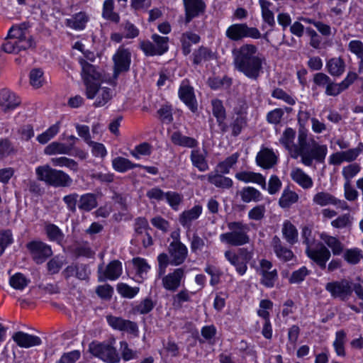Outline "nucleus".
<instances>
[{"mask_svg": "<svg viewBox=\"0 0 363 363\" xmlns=\"http://www.w3.org/2000/svg\"><path fill=\"white\" fill-rule=\"evenodd\" d=\"M184 277L183 268L175 269L172 272L162 276V285L167 291L174 292L181 286L182 280Z\"/></svg>", "mask_w": 363, "mask_h": 363, "instance_id": "obj_17", "label": "nucleus"}, {"mask_svg": "<svg viewBox=\"0 0 363 363\" xmlns=\"http://www.w3.org/2000/svg\"><path fill=\"white\" fill-rule=\"evenodd\" d=\"M272 246L276 255L280 259L287 262L293 258V252L282 244L281 239L278 236L275 235L273 237Z\"/></svg>", "mask_w": 363, "mask_h": 363, "instance_id": "obj_30", "label": "nucleus"}, {"mask_svg": "<svg viewBox=\"0 0 363 363\" xmlns=\"http://www.w3.org/2000/svg\"><path fill=\"white\" fill-rule=\"evenodd\" d=\"M157 113L160 120L162 123H170L173 121L172 108L170 106H162L157 111Z\"/></svg>", "mask_w": 363, "mask_h": 363, "instance_id": "obj_63", "label": "nucleus"}, {"mask_svg": "<svg viewBox=\"0 0 363 363\" xmlns=\"http://www.w3.org/2000/svg\"><path fill=\"white\" fill-rule=\"evenodd\" d=\"M346 342V333L344 330H341L336 333L335 340L333 342V347L335 352L338 356L345 357V343Z\"/></svg>", "mask_w": 363, "mask_h": 363, "instance_id": "obj_49", "label": "nucleus"}, {"mask_svg": "<svg viewBox=\"0 0 363 363\" xmlns=\"http://www.w3.org/2000/svg\"><path fill=\"white\" fill-rule=\"evenodd\" d=\"M298 194L289 189H284L281 198L279 201V204L281 208H289L291 205L298 201Z\"/></svg>", "mask_w": 363, "mask_h": 363, "instance_id": "obj_51", "label": "nucleus"}, {"mask_svg": "<svg viewBox=\"0 0 363 363\" xmlns=\"http://www.w3.org/2000/svg\"><path fill=\"white\" fill-rule=\"evenodd\" d=\"M241 200L245 203L259 202L262 200L261 192L252 186H245L239 192Z\"/></svg>", "mask_w": 363, "mask_h": 363, "instance_id": "obj_34", "label": "nucleus"}, {"mask_svg": "<svg viewBox=\"0 0 363 363\" xmlns=\"http://www.w3.org/2000/svg\"><path fill=\"white\" fill-rule=\"evenodd\" d=\"M202 213V206L196 205L189 210L183 211L179 217V223L184 228L189 230L191 223L199 218Z\"/></svg>", "mask_w": 363, "mask_h": 363, "instance_id": "obj_29", "label": "nucleus"}, {"mask_svg": "<svg viewBox=\"0 0 363 363\" xmlns=\"http://www.w3.org/2000/svg\"><path fill=\"white\" fill-rule=\"evenodd\" d=\"M326 68L330 75L340 77L345 70V62L341 57H333L327 62Z\"/></svg>", "mask_w": 363, "mask_h": 363, "instance_id": "obj_33", "label": "nucleus"}, {"mask_svg": "<svg viewBox=\"0 0 363 363\" xmlns=\"http://www.w3.org/2000/svg\"><path fill=\"white\" fill-rule=\"evenodd\" d=\"M15 152V148L9 139L4 138L0 140V159L9 157Z\"/></svg>", "mask_w": 363, "mask_h": 363, "instance_id": "obj_57", "label": "nucleus"}, {"mask_svg": "<svg viewBox=\"0 0 363 363\" xmlns=\"http://www.w3.org/2000/svg\"><path fill=\"white\" fill-rule=\"evenodd\" d=\"M172 142L176 145L189 148L196 147L198 142L194 138L183 135L180 132H174L171 135Z\"/></svg>", "mask_w": 363, "mask_h": 363, "instance_id": "obj_37", "label": "nucleus"}, {"mask_svg": "<svg viewBox=\"0 0 363 363\" xmlns=\"http://www.w3.org/2000/svg\"><path fill=\"white\" fill-rule=\"evenodd\" d=\"M28 26L23 23L13 26L5 38V43L1 45V50L6 53L18 54L22 50H26L35 47L33 37L28 34Z\"/></svg>", "mask_w": 363, "mask_h": 363, "instance_id": "obj_4", "label": "nucleus"}, {"mask_svg": "<svg viewBox=\"0 0 363 363\" xmlns=\"http://www.w3.org/2000/svg\"><path fill=\"white\" fill-rule=\"evenodd\" d=\"M113 0H106L103 5L102 16L104 18L118 23L120 21V16L118 13L113 11Z\"/></svg>", "mask_w": 363, "mask_h": 363, "instance_id": "obj_44", "label": "nucleus"}, {"mask_svg": "<svg viewBox=\"0 0 363 363\" xmlns=\"http://www.w3.org/2000/svg\"><path fill=\"white\" fill-rule=\"evenodd\" d=\"M72 149L73 144L66 145L62 143L53 142L45 148L44 152L48 155L56 154L69 155Z\"/></svg>", "mask_w": 363, "mask_h": 363, "instance_id": "obj_36", "label": "nucleus"}, {"mask_svg": "<svg viewBox=\"0 0 363 363\" xmlns=\"http://www.w3.org/2000/svg\"><path fill=\"white\" fill-rule=\"evenodd\" d=\"M99 281H104L106 279L115 280L118 279L122 273L121 263L118 260L111 261L103 270L102 265L98 269Z\"/></svg>", "mask_w": 363, "mask_h": 363, "instance_id": "obj_20", "label": "nucleus"}, {"mask_svg": "<svg viewBox=\"0 0 363 363\" xmlns=\"http://www.w3.org/2000/svg\"><path fill=\"white\" fill-rule=\"evenodd\" d=\"M117 291L123 297L133 298L139 292V288L131 287L127 284L121 283L117 285Z\"/></svg>", "mask_w": 363, "mask_h": 363, "instance_id": "obj_53", "label": "nucleus"}, {"mask_svg": "<svg viewBox=\"0 0 363 363\" xmlns=\"http://www.w3.org/2000/svg\"><path fill=\"white\" fill-rule=\"evenodd\" d=\"M230 232L220 235L221 242L232 246H240L250 242V237L247 233L250 228L247 224L242 222H230L228 223Z\"/></svg>", "mask_w": 363, "mask_h": 363, "instance_id": "obj_6", "label": "nucleus"}, {"mask_svg": "<svg viewBox=\"0 0 363 363\" xmlns=\"http://www.w3.org/2000/svg\"><path fill=\"white\" fill-rule=\"evenodd\" d=\"M153 43L144 40L140 43V48L146 55H161L166 52L168 50L169 38L162 37L157 34L152 35Z\"/></svg>", "mask_w": 363, "mask_h": 363, "instance_id": "obj_11", "label": "nucleus"}, {"mask_svg": "<svg viewBox=\"0 0 363 363\" xmlns=\"http://www.w3.org/2000/svg\"><path fill=\"white\" fill-rule=\"evenodd\" d=\"M320 238L324 243L331 249L334 255H340L343 252L344 245L336 237L331 236L323 233L320 234Z\"/></svg>", "mask_w": 363, "mask_h": 363, "instance_id": "obj_32", "label": "nucleus"}, {"mask_svg": "<svg viewBox=\"0 0 363 363\" xmlns=\"http://www.w3.org/2000/svg\"><path fill=\"white\" fill-rule=\"evenodd\" d=\"M295 135L296 131L291 128H287L284 131L282 136L279 139V142L289 152L291 157L296 159L297 154L298 152L299 143H294Z\"/></svg>", "mask_w": 363, "mask_h": 363, "instance_id": "obj_23", "label": "nucleus"}, {"mask_svg": "<svg viewBox=\"0 0 363 363\" xmlns=\"http://www.w3.org/2000/svg\"><path fill=\"white\" fill-rule=\"evenodd\" d=\"M225 257L235 267L236 272L239 274L243 275L247 272V264L252 259V253L247 248L242 247L238 250V254H235L230 250L225 251Z\"/></svg>", "mask_w": 363, "mask_h": 363, "instance_id": "obj_9", "label": "nucleus"}, {"mask_svg": "<svg viewBox=\"0 0 363 363\" xmlns=\"http://www.w3.org/2000/svg\"><path fill=\"white\" fill-rule=\"evenodd\" d=\"M185 10L186 24L189 23L193 18L204 13L206 4L203 0H183Z\"/></svg>", "mask_w": 363, "mask_h": 363, "instance_id": "obj_18", "label": "nucleus"}, {"mask_svg": "<svg viewBox=\"0 0 363 363\" xmlns=\"http://www.w3.org/2000/svg\"><path fill=\"white\" fill-rule=\"evenodd\" d=\"M272 269V263L267 259L260 261L259 273L262 274L261 283L267 287L271 288L274 285V282L277 279V269Z\"/></svg>", "mask_w": 363, "mask_h": 363, "instance_id": "obj_21", "label": "nucleus"}, {"mask_svg": "<svg viewBox=\"0 0 363 363\" xmlns=\"http://www.w3.org/2000/svg\"><path fill=\"white\" fill-rule=\"evenodd\" d=\"M37 179L54 187H68L72 179L65 172L52 168L48 164L39 166L35 169Z\"/></svg>", "mask_w": 363, "mask_h": 363, "instance_id": "obj_5", "label": "nucleus"}, {"mask_svg": "<svg viewBox=\"0 0 363 363\" xmlns=\"http://www.w3.org/2000/svg\"><path fill=\"white\" fill-rule=\"evenodd\" d=\"M233 65L247 78L257 80L262 72L265 58L253 44H243L232 50Z\"/></svg>", "mask_w": 363, "mask_h": 363, "instance_id": "obj_1", "label": "nucleus"}, {"mask_svg": "<svg viewBox=\"0 0 363 363\" xmlns=\"http://www.w3.org/2000/svg\"><path fill=\"white\" fill-rule=\"evenodd\" d=\"M235 178L245 183H255L260 185L263 189H267L265 177L260 173H256L250 171H242L237 172Z\"/></svg>", "mask_w": 363, "mask_h": 363, "instance_id": "obj_28", "label": "nucleus"}, {"mask_svg": "<svg viewBox=\"0 0 363 363\" xmlns=\"http://www.w3.org/2000/svg\"><path fill=\"white\" fill-rule=\"evenodd\" d=\"M155 307V303L150 298H146L143 300L134 308V311L140 314H147L150 313Z\"/></svg>", "mask_w": 363, "mask_h": 363, "instance_id": "obj_58", "label": "nucleus"}, {"mask_svg": "<svg viewBox=\"0 0 363 363\" xmlns=\"http://www.w3.org/2000/svg\"><path fill=\"white\" fill-rule=\"evenodd\" d=\"M88 20L89 17L84 12H79L71 18L67 19L66 26L75 30H82L85 28Z\"/></svg>", "mask_w": 363, "mask_h": 363, "instance_id": "obj_42", "label": "nucleus"}, {"mask_svg": "<svg viewBox=\"0 0 363 363\" xmlns=\"http://www.w3.org/2000/svg\"><path fill=\"white\" fill-rule=\"evenodd\" d=\"M45 231L49 240L56 242L59 245L62 244L65 235L58 226L52 223H46Z\"/></svg>", "mask_w": 363, "mask_h": 363, "instance_id": "obj_40", "label": "nucleus"}, {"mask_svg": "<svg viewBox=\"0 0 363 363\" xmlns=\"http://www.w3.org/2000/svg\"><path fill=\"white\" fill-rule=\"evenodd\" d=\"M360 166L357 163H352L342 168V174L345 182L351 183V179L354 177L360 171Z\"/></svg>", "mask_w": 363, "mask_h": 363, "instance_id": "obj_54", "label": "nucleus"}, {"mask_svg": "<svg viewBox=\"0 0 363 363\" xmlns=\"http://www.w3.org/2000/svg\"><path fill=\"white\" fill-rule=\"evenodd\" d=\"M89 351L94 356L108 363L120 361L119 355L112 343L92 342L89 345Z\"/></svg>", "mask_w": 363, "mask_h": 363, "instance_id": "obj_7", "label": "nucleus"}, {"mask_svg": "<svg viewBox=\"0 0 363 363\" xmlns=\"http://www.w3.org/2000/svg\"><path fill=\"white\" fill-rule=\"evenodd\" d=\"M213 57V53L211 49L201 46L199 49L194 50L193 52V63L194 65H199L203 62L208 61Z\"/></svg>", "mask_w": 363, "mask_h": 363, "instance_id": "obj_45", "label": "nucleus"}, {"mask_svg": "<svg viewBox=\"0 0 363 363\" xmlns=\"http://www.w3.org/2000/svg\"><path fill=\"white\" fill-rule=\"evenodd\" d=\"M233 65L247 78L257 80L262 72L265 58L253 44H243L232 50Z\"/></svg>", "mask_w": 363, "mask_h": 363, "instance_id": "obj_2", "label": "nucleus"}, {"mask_svg": "<svg viewBox=\"0 0 363 363\" xmlns=\"http://www.w3.org/2000/svg\"><path fill=\"white\" fill-rule=\"evenodd\" d=\"M59 128L57 123L52 125L46 131L39 135L37 140L41 144L47 143L59 132Z\"/></svg>", "mask_w": 363, "mask_h": 363, "instance_id": "obj_56", "label": "nucleus"}, {"mask_svg": "<svg viewBox=\"0 0 363 363\" xmlns=\"http://www.w3.org/2000/svg\"><path fill=\"white\" fill-rule=\"evenodd\" d=\"M120 345V352L123 360L129 361L138 357L137 352L130 349L125 341L121 342Z\"/></svg>", "mask_w": 363, "mask_h": 363, "instance_id": "obj_60", "label": "nucleus"}, {"mask_svg": "<svg viewBox=\"0 0 363 363\" xmlns=\"http://www.w3.org/2000/svg\"><path fill=\"white\" fill-rule=\"evenodd\" d=\"M246 125V119L244 116L238 115L230 124L232 128V135L238 136L242 131L243 127Z\"/></svg>", "mask_w": 363, "mask_h": 363, "instance_id": "obj_64", "label": "nucleus"}, {"mask_svg": "<svg viewBox=\"0 0 363 363\" xmlns=\"http://www.w3.org/2000/svg\"><path fill=\"white\" fill-rule=\"evenodd\" d=\"M200 39V36L194 33L189 31L184 33L180 38L183 53L185 55H189L191 52V44L199 43Z\"/></svg>", "mask_w": 363, "mask_h": 363, "instance_id": "obj_39", "label": "nucleus"}, {"mask_svg": "<svg viewBox=\"0 0 363 363\" xmlns=\"http://www.w3.org/2000/svg\"><path fill=\"white\" fill-rule=\"evenodd\" d=\"M12 338L19 347L25 348L40 345L42 342L39 337L21 331L15 333Z\"/></svg>", "mask_w": 363, "mask_h": 363, "instance_id": "obj_25", "label": "nucleus"}, {"mask_svg": "<svg viewBox=\"0 0 363 363\" xmlns=\"http://www.w3.org/2000/svg\"><path fill=\"white\" fill-rule=\"evenodd\" d=\"M21 104L20 98L11 90L2 89L0 91V106L4 112L13 110Z\"/></svg>", "mask_w": 363, "mask_h": 363, "instance_id": "obj_22", "label": "nucleus"}, {"mask_svg": "<svg viewBox=\"0 0 363 363\" xmlns=\"http://www.w3.org/2000/svg\"><path fill=\"white\" fill-rule=\"evenodd\" d=\"M291 179L303 189H309L313 186L312 179L299 168L294 169L291 172Z\"/></svg>", "mask_w": 363, "mask_h": 363, "instance_id": "obj_38", "label": "nucleus"}, {"mask_svg": "<svg viewBox=\"0 0 363 363\" xmlns=\"http://www.w3.org/2000/svg\"><path fill=\"white\" fill-rule=\"evenodd\" d=\"M225 35L231 40L239 41L245 38L258 39L261 33L257 28L248 27L246 23H235L227 28Z\"/></svg>", "mask_w": 363, "mask_h": 363, "instance_id": "obj_8", "label": "nucleus"}, {"mask_svg": "<svg viewBox=\"0 0 363 363\" xmlns=\"http://www.w3.org/2000/svg\"><path fill=\"white\" fill-rule=\"evenodd\" d=\"M133 263L136 269L137 274L141 277H143L144 274H146L150 269V267L146 260L141 257L134 258L133 259Z\"/></svg>", "mask_w": 363, "mask_h": 363, "instance_id": "obj_61", "label": "nucleus"}, {"mask_svg": "<svg viewBox=\"0 0 363 363\" xmlns=\"http://www.w3.org/2000/svg\"><path fill=\"white\" fill-rule=\"evenodd\" d=\"M306 254L321 269L326 268V263L331 257L330 251L322 242H318L311 247H306Z\"/></svg>", "mask_w": 363, "mask_h": 363, "instance_id": "obj_13", "label": "nucleus"}, {"mask_svg": "<svg viewBox=\"0 0 363 363\" xmlns=\"http://www.w3.org/2000/svg\"><path fill=\"white\" fill-rule=\"evenodd\" d=\"M97 206L96 197L94 194H85L79 199L78 208L83 211H90Z\"/></svg>", "mask_w": 363, "mask_h": 363, "instance_id": "obj_43", "label": "nucleus"}, {"mask_svg": "<svg viewBox=\"0 0 363 363\" xmlns=\"http://www.w3.org/2000/svg\"><path fill=\"white\" fill-rule=\"evenodd\" d=\"M112 163L114 169L120 172H124L137 167H142V165L134 164L129 160L122 157H116Z\"/></svg>", "mask_w": 363, "mask_h": 363, "instance_id": "obj_47", "label": "nucleus"}, {"mask_svg": "<svg viewBox=\"0 0 363 363\" xmlns=\"http://www.w3.org/2000/svg\"><path fill=\"white\" fill-rule=\"evenodd\" d=\"M309 270L306 267H302L299 269L292 272L289 281L290 284H299L309 274Z\"/></svg>", "mask_w": 363, "mask_h": 363, "instance_id": "obj_59", "label": "nucleus"}, {"mask_svg": "<svg viewBox=\"0 0 363 363\" xmlns=\"http://www.w3.org/2000/svg\"><path fill=\"white\" fill-rule=\"evenodd\" d=\"M29 282L30 281L21 273H16L9 279L11 286L16 290H23Z\"/></svg>", "mask_w": 363, "mask_h": 363, "instance_id": "obj_52", "label": "nucleus"}, {"mask_svg": "<svg viewBox=\"0 0 363 363\" xmlns=\"http://www.w3.org/2000/svg\"><path fill=\"white\" fill-rule=\"evenodd\" d=\"M79 64L82 66V77L86 88L88 85H94L99 82L101 74L93 65L84 59L79 60Z\"/></svg>", "mask_w": 363, "mask_h": 363, "instance_id": "obj_19", "label": "nucleus"}, {"mask_svg": "<svg viewBox=\"0 0 363 363\" xmlns=\"http://www.w3.org/2000/svg\"><path fill=\"white\" fill-rule=\"evenodd\" d=\"M207 152L203 150L202 152L199 149L193 150L191 152L190 159L194 167L201 172H205L208 169L209 167L206 160Z\"/></svg>", "mask_w": 363, "mask_h": 363, "instance_id": "obj_31", "label": "nucleus"}, {"mask_svg": "<svg viewBox=\"0 0 363 363\" xmlns=\"http://www.w3.org/2000/svg\"><path fill=\"white\" fill-rule=\"evenodd\" d=\"M168 252L171 257L170 264L172 266L184 263L188 255L187 247L177 238L169 244Z\"/></svg>", "mask_w": 363, "mask_h": 363, "instance_id": "obj_16", "label": "nucleus"}, {"mask_svg": "<svg viewBox=\"0 0 363 363\" xmlns=\"http://www.w3.org/2000/svg\"><path fill=\"white\" fill-rule=\"evenodd\" d=\"M85 94L87 99H94V106L95 107H101L106 104L113 96V91L106 86H101L99 82L94 85H88L85 88Z\"/></svg>", "mask_w": 363, "mask_h": 363, "instance_id": "obj_10", "label": "nucleus"}, {"mask_svg": "<svg viewBox=\"0 0 363 363\" xmlns=\"http://www.w3.org/2000/svg\"><path fill=\"white\" fill-rule=\"evenodd\" d=\"M113 77L117 78L121 73L127 72L130 69L131 63V53L130 50L120 47L113 56Z\"/></svg>", "mask_w": 363, "mask_h": 363, "instance_id": "obj_15", "label": "nucleus"}, {"mask_svg": "<svg viewBox=\"0 0 363 363\" xmlns=\"http://www.w3.org/2000/svg\"><path fill=\"white\" fill-rule=\"evenodd\" d=\"M179 96L192 112L195 113L197 111V103L191 86L182 83L179 90Z\"/></svg>", "mask_w": 363, "mask_h": 363, "instance_id": "obj_26", "label": "nucleus"}, {"mask_svg": "<svg viewBox=\"0 0 363 363\" xmlns=\"http://www.w3.org/2000/svg\"><path fill=\"white\" fill-rule=\"evenodd\" d=\"M208 181L211 184L221 189H230L233 184V182L230 178L213 172L208 175Z\"/></svg>", "mask_w": 363, "mask_h": 363, "instance_id": "obj_41", "label": "nucleus"}, {"mask_svg": "<svg viewBox=\"0 0 363 363\" xmlns=\"http://www.w3.org/2000/svg\"><path fill=\"white\" fill-rule=\"evenodd\" d=\"M26 246L32 259L38 264L43 263L52 255L51 247L40 240L30 241Z\"/></svg>", "mask_w": 363, "mask_h": 363, "instance_id": "obj_14", "label": "nucleus"}, {"mask_svg": "<svg viewBox=\"0 0 363 363\" xmlns=\"http://www.w3.org/2000/svg\"><path fill=\"white\" fill-rule=\"evenodd\" d=\"M63 265V259L59 256H55L48 262V271L50 274H57L60 272Z\"/></svg>", "mask_w": 363, "mask_h": 363, "instance_id": "obj_62", "label": "nucleus"}, {"mask_svg": "<svg viewBox=\"0 0 363 363\" xmlns=\"http://www.w3.org/2000/svg\"><path fill=\"white\" fill-rule=\"evenodd\" d=\"M343 258L350 264L356 265L363 259V251L354 247L343 251Z\"/></svg>", "mask_w": 363, "mask_h": 363, "instance_id": "obj_46", "label": "nucleus"}, {"mask_svg": "<svg viewBox=\"0 0 363 363\" xmlns=\"http://www.w3.org/2000/svg\"><path fill=\"white\" fill-rule=\"evenodd\" d=\"M325 290L330 293L333 298H339L345 301L352 294V282L347 279L333 281L326 284Z\"/></svg>", "mask_w": 363, "mask_h": 363, "instance_id": "obj_12", "label": "nucleus"}, {"mask_svg": "<svg viewBox=\"0 0 363 363\" xmlns=\"http://www.w3.org/2000/svg\"><path fill=\"white\" fill-rule=\"evenodd\" d=\"M281 232L284 238L289 245H293L298 242V230L289 220L284 222Z\"/></svg>", "mask_w": 363, "mask_h": 363, "instance_id": "obj_35", "label": "nucleus"}, {"mask_svg": "<svg viewBox=\"0 0 363 363\" xmlns=\"http://www.w3.org/2000/svg\"><path fill=\"white\" fill-rule=\"evenodd\" d=\"M257 164L264 169H270L277 162L274 152L269 148L262 149L256 157Z\"/></svg>", "mask_w": 363, "mask_h": 363, "instance_id": "obj_27", "label": "nucleus"}, {"mask_svg": "<svg viewBox=\"0 0 363 363\" xmlns=\"http://www.w3.org/2000/svg\"><path fill=\"white\" fill-rule=\"evenodd\" d=\"M51 162L54 166L66 167L74 172L79 169L77 162L66 157H53L51 159Z\"/></svg>", "mask_w": 363, "mask_h": 363, "instance_id": "obj_50", "label": "nucleus"}, {"mask_svg": "<svg viewBox=\"0 0 363 363\" xmlns=\"http://www.w3.org/2000/svg\"><path fill=\"white\" fill-rule=\"evenodd\" d=\"M212 113L216 118V121L223 133L227 132L228 129V125L225 123L226 112L223 106V102L219 99H213L211 101Z\"/></svg>", "mask_w": 363, "mask_h": 363, "instance_id": "obj_24", "label": "nucleus"}, {"mask_svg": "<svg viewBox=\"0 0 363 363\" xmlns=\"http://www.w3.org/2000/svg\"><path fill=\"white\" fill-rule=\"evenodd\" d=\"M164 199L169 206L175 211L178 210L179 206L183 201V196L175 191H167L165 193Z\"/></svg>", "mask_w": 363, "mask_h": 363, "instance_id": "obj_55", "label": "nucleus"}, {"mask_svg": "<svg viewBox=\"0 0 363 363\" xmlns=\"http://www.w3.org/2000/svg\"><path fill=\"white\" fill-rule=\"evenodd\" d=\"M313 201L320 206L333 205L337 202L336 198L334 196L325 191H320L315 194Z\"/></svg>", "mask_w": 363, "mask_h": 363, "instance_id": "obj_48", "label": "nucleus"}, {"mask_svg": "<svg viewBox=\"0 0 363 363\" xmlns=\"http://www.w3.org/2000/svg\"><path fill=\"white\" fill-rule=\"evenodd\" d=\"M299 147L297 158L301 157L302 163L308 167L313 164V162L323 163L328 153L325 145H320L313 138H308L306 132L303 129L298 131Z\"/></svg>", "mask_w": 363, "mask_h": 363, "instance_id": "obj_3", "label": "nucleus"}]
</instances>
